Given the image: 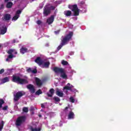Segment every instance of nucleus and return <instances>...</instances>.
<instances>
[{
  "mask_svg": "<svg viewBox=\"0 0 131 131\" xmlns=\"http://www.w3.org/2000/svg\"><path fill=\"white\" fill-rule=\"evenodd\" d=\"M72 36H73V32H70L69 34L66 35L64 37L62 38L60 45L57 47V51H60L63 46L67 45L72 39Z\"/></svg>",
  "mask_w": 131,
  "mask_h": 131,
  "instance_id": "f257e3e1",
  "label": "nucleus"
},
{
  "mask_svg": "<svg viewBox=\"0 0 131 131\" xmlns=\"http://www.w3.org/2000/svg\"><path fill=\"white\" fill-rule=\"evenodd\" d=\"M56 7L51 5V4H48L45 5L43 9V15L45 17H47L49 15L51 14L52 11L55 10Z\"/></svg>",
  "mask_w": 131,
  "mask_h": 131,
  "instance_id": "f03ea898",
  "label": "nucleus"
},
{
  "mask_svg": "<svg viewBox=\"0 0 131 131\" xmlns=\"http://www.w3.org/2000/svg\"><path fill=\"white\" fill-rule=\"evenodd\" d=\"M12 81L13 82H17L20 84H27L28 83V81L27 79L21 78L19 76L15 75L12 76Z\"/></svg>",
  "mask_w": 131,
  "mask_h": 131,
  "instance_id": "7ed1b4c3",
  "label": "nucleus"
},
{
  "mask_svg": "<svg viewBox=\"0 0 131 131\" xmlns=\"http://www.w3.org/2000/svg\"><path fill=\"white\" fill-rule=\"evenodd\" d=\"M53 70L55 73H61L60 76L62 78H63V79H66V78H67V75L65 73L64 69L56 67L53 69Z\"/></svg>",
  "mask_w": 131,
  "mask_h": 131,
  "instance_id": "20e7f679",
  "label": "nucleus"
},
{
  "mask_svg": "<svg viewBox=\"0 0 131 131\" xmlns=\"http://www.w3.org/2000/svg\"><path fill=\"white\" fill-rule=\"evenodd\" d=\"M26 120V117L25 116L18 117L15 121V125L16 126H21L25 122Z\"/></svg>",
  "mask_w": 131,
  "mask_h": 131,
  "instance_id": "39448f33",
  "label": "nucleus"
},
{
  "mask_svg": "<svg viewBox=\"0 0 131 131\" xmlns=\"http://www.w3.org/2000/svg\"><path fill=\"white\" fill-rule=\"evenodd\" d=\"M69 9L71 10L74 13V16H79V9L77 7V5H69Z\"/></svg>",
  "mask_w": 131,
  "mask_h": 131,
  "instance_id": "423d86ee",
  "label": "nucleus"
},
{
  "mask_svg": "<svg viewBox=\"0 0 131 131\" xmlns=\"http://www.w3.org/2000/svg\"><path fill=\"white\" fill-rule=\"evenodd\" d=\"M25 95V93H22V91L18 92L16 93L15 95H14V102H17L20 100L21 97H23V96Z\"/></svg>",
  "mask_w": 131,
  "mask_h": 131,
  "instance_id": "0eeeda50",
  "label": "nucleus"
},
{
  "mask_svg": "<svg viewBox=\"0 0 131 131\" xmlns=\"http://www.w3.org/2000/svg\"><path fill=\"white\" fill-rule=\"evenodd\" d=\"M27 89H28V90H29L31 94H34V93H35V88L34 87V85L31 84H29L27 85Z\"/></svg>",
  "mask_w": 131,
  "mask_h": 131,
  "instance_id": "6e6552de",
  "label": "nucleus"
},
{
  "mask_svg": "<svg viewBox=\"0 0 131 131\" xmlns=\"http://www.w3.org/2000/svg\"><path fill=\"white\" fill-rule=\"evenodd\" d=\"M21 13H22V11L20 10H18L16 11L15 16L12 18V20H14L15 21H16V20H17L19 17H20V14H21Z\"/></svg>",
  "mask_w": 131,
  "mask_h": 131,
  "instance_id": "1a4fd4ad",
  "label": "nucleus"
},
{
  "mask_svg": "<svg viewBox=\"0 0 131 131\" xmlns=\"http://www.w3.org/2000/svg\"><path fill=\"white\" fill-rule=\"evenodd\" d=\"M8 28L6 26H2L0 27V34L4 35L7 32Z\"/></svg>",
  "mask_w": 131,
  "mask_h": 131,
  "instance_id": "9d476101",
  "label": "nucleus"
},
{
  "mask_svg": "<svg viewBox=\"0 0 131 131\" xmlns=\"http://www.w3.org/2000/svg\"><path fill=\"white\" fill-rule=\"evenodd\" d=\"M50 65H51L50 61H42V64H41V67L42 68H49V67H50Z\"/></svg>",
  "mask_w": 131,
  "mask_h": 131,
  "instance_id": "9b49d317",
  "label": "nucleus"
},
{
  "mask_svg": "<svg viewBox=\"0 0 131 131\" xmlns=\"http://www.w3.org/2000/svg\"><path fill=\"white\" fill-rule=\"evenodd\" d=\"M55 18V16L51 15L50 17L47 19V23L49 24V25H51L53 22H54V19Z\"/></svg>",
  "mask_w": 131,
  "mask_h": 131,
  "instance_id": "f8f14e48",
  "label": "nucleus"
},
{
  "mask_svg": "<svg viewBox=\"0 0 131 131\" xmlns=\"http://www.w3.org/2000/svg\"><path fill=\"white\" fill-rule=\"evenodd\" d=\"M43 61H42V60L41 59V58H40V57H37L36 58V59L35 60V63H37V64H38V65H39V66H41Z\"/></svg>",
  "mask_w": 131,
  "mask_h": 131,
  "instance_id": "ddd939ff",
  "label": "nucleus"
},
{
  "mask_svg": "<svg viewBox=\"0 0 131 131\" xmlns=\"http://www.w3.org/2000/svg\"><path fill=\"white\" fill-rule=\"evenodd\" d=\"M35 82L37 86H41L42 85V82H41V80L37 78H35Z\"/></svg>",
  "mask_w": 131,
  "mask_h": 131,
  "instance_id": "4468645a",
  "label": "nucleus"
},
{
  "mask_svg": "<svg viewBox=\"0 0 131 131\" xmlns=\"http://www.w3.org/2000/svg\"><path fill=\"white\" fill-rule=\"evenodd\" d=\"M11 19V15L10 14H5L4 17L2 18L3 20H5V21H9Z\"/></svg>",
  "mask_w": 131,
  "mask_h": 131,
  "instance_id": "2eb2a0df",
  "label": "nucleus"
},
{
  "mask_svg": "<svg viewBox=\"0 0 131 131\" xmlns=\"http://www.w3.org/2000/svg\"><path fill=\"white\" fill-rule=\"evenodd\" d=\"M27 52H28V49H27V48H26L25 47H22L20 49V52L23 55H24V54H25V53H27Z\"/></svg>",
  "mask_w": 131,
  "mask_h": 131,
  "instance_id": "dca6fc26",
  "label": "nucleus"
},
{
  "mask_svg": "<svg viewBox=\"0 0 131 131\" xmlns=\"http://www.w3.org/2000/svg\"><path fill=\"white\" fill-rule=\"evenodd\" d=\"M27 72H28V73H30V72H32V73H34V74H35V73H37V70H36V69L32 70L31 68H29L27 70Z\"/></svg>",
  "mask_w": 131,
  "mask_h": 131,
  "instance_id": "f3484780",
  "label": "nucleus"
},
{
  "mask_svg": "<svg viewBox=\"0 0 131 131\" xmlns=\"http://www.w3.org/2000/svg\"><path fill=\"white\" fill-rule=\"evenodd\" d=\"M64 15L67 16V17H70V16L72 15V12H71L70 10H67L64 12Z\"/></svg>",
  "mask_w": 131,
  "mask_h": 131,
  "instance_id": "a211bd4d",
  "label": "nucleus"
},
{
  "mask_svg": "<svg viewBox=\"0 0 131 131\" xmlns=\"http://www.w3.org/2000/svg\"><path fill=\"white\" fill-rule=\"evenodd\" d=\"M49 92L51 94L49 93H47V94L48 97H53V95H54V93L55 92V90H54V89H51Z\"/></svg>",
  "mask_w": 131,
  "mask_h": 131,
  "instance_id": "6ab92c4d",
  "label": "nucleus"
},
{
  "mask_svg": "<svg viewBox=\"0 0 131 131\" xmlns=\"http://www.w3.org/2000/svg\"><path fill=\"white\" fill-rule=\"evenodd\" d=\"M74 118V113L73 112H70L68 115V119H73Z\"/></svg>",
  "mask_w": 131,
  "mask_h": 131,
  "instance_id": "aec40b11",
  "label": "nucleus"
},
{
  "mask_svg": "<svg viewBox=\"0 0 131 131\" xmlns=\"http://www.w3.org/2000/svg\"><path fill=\"white\" fill-rule=\"evenodd\" d=\"M57 96H58V97H63V93L60 92V90H59V89H56V93Z\"/></svg>",
  "mask_w": 131,
  "mask_h": 131,
  "instance_id": "412c9836",
  "label": "nucleus"
},
{
  "mask_svg": "<svg viewBox=\"0 0 131 131\" xmlns=\"http://www.w3.org/2000/svg\"><path fill=\"white\" fill-rule=\"evenodd\" d=\"M13 58H14V55L13 54H10L6 59V62H9V61H10V59H13Z\"/></svg>",
  "mask_w": 131,
  "mask_h": 131,
  "instance_id": "4be33fe9",
  "label": "nucleus"
},
{
  "mask_svg": "<svg viewBox=\"0 0 131 131\" xmlns=\"http://www.w3.org/2000/svg\"><path fill=\"white\" fill-rule=\"evenodd\" d=\"M2 83H5V82H8L9 81V78L6 77L2 79Z\"/></svg>",
  "mask_w": 131,
  "mask_h": 131,
  "instance_id": "5701e85b",
  "label": "nucleus"
},
{
  "mask_svg": "<svg viewBox=\"0 0 131 131\" xmlns=\"http://www.w3.org/2000/svg\"><path fill=\"white\" fill-rule=\"evenodd\" d=\"M13 6V3L12 2H8L7 4L6 7L8 8V9H10L12 8V6Z\"/></svg>",
  "mask_w": 131,
  "mask_h": 131,
  "instance_id": "b1692460",
  "label": "nucleus"
},
{
  "mask_svg": "<svg viewBox=\"0 0 131 131\" xmlns=\"http://www.w3.org/2000/svg\"><path fill=\"white\" fill-rule=\"evenodd\" d=\"M41 94H42V91L40 89H39L35 93V95H36L37 96H39V95H41Z\"/></svg>",
  "mask_w": 131,
  "mask_h": 131,
  "instance_id": "393cba45",
  "label": "nucleus"
},
{
  "mask_svg": "<svg viewBox=\"0 0 131 131\" xmlns=\"http://www.w3.org/2000/svg\"><path fill=\"white\" fill-rule=\"evenodd\" d=\"M61 64L62 65H63V66H67V65H68V62L66 60H62Z\"/></svg>",
  "mask_w": 131,
  "mask_h": 131,
  "instance_id": "a878e982",
  "label": "nucleus"
},
{
  "mask_svg": "<svg viewBox=\"0 0 131 131\" xmlns=\"http://www.w3.org/2000/svg\"><path fill=\"white\" fill-rule=\"evenodd\" d=\"M31 131H40V130H41V129L40 128H34L33 127H31Z\"/></svg>",
  "mask_w": 131,
  "mask_h": 131,
  "instance_id": "bb28decb",
  "label": "nucleus"
},
{
  "mask_svg": "<svg viewBox=\"0 0 131 131\" xmlns=\"http://www.w3.org/2000/svg\"><path fill=\"white\" fill-rule=\"evenodd\" d=\"M72 87L68 85H66L63 87V90H67L68 91H71Z\"/></svg>",
  "mask_w": 131,
  "mask_h": 131,
  "instance_id": "cd10ccee",
  "label": "nucleus"
},
{
  "mask_svg": "<svg viewBox=\"0 0 131 131\" xmlns=\"http://www.w3.org/2000/svg\"><path fill=\"white\" fill-rule=\"evenodd\" d=\"M4 104H5V101L3 99H0V109L3 107Z\"/></svg>",
  "mask_w": 131,
  "mask_h": 131,
  "instance_id": "c85d7f7f",
  "label": "nucleus"
},
{
  "mask_svg": "<svg viewBox=\"0 0 131 131\" xmlns=\"http://www.w3.org/2000/svg\"><path fill=\"white\" fill-rule=\"evenodd\" d=\"M3 128H4V121H2L1 124H0V131L3 130Z\"/></svg>",
  "mask_w": 131,
  "mask_h": 131,
  "instance_id": "c756f323",
  "label": "nucleus"
},
{
  "mask_svg": "<svg viewBox=\"0 0 131 131\" xmlns=\"http://www.w3.org/2000/svg\"><path fill=\"white\" fill-rule=\"evenodd\" d=\"M53 100L55 101V102H60V98L57 96H55L53 98Z\"/></svg>",
  "mask_w": 131,
  "mask_h": 131,
  "instance_id": "7c9ffc66",
  "label": "nucleus"
},
{
  "mask_svg": "<svg viewBox=\"0 0 131 131\" xmlns=\"http://www.w3.org/2000/svg\"><path fill=\"white\" fill-rule=\"evenodd\" d=\"M23 112L27 113L28 112V107H25L23 108Z\"/></svg>",
  "mask_w": 131,
  "mask_h": 131,
  "instance_id": "2f4dec72",
  "label": "nucleus"
},
{
  "mask_svg": "<svg viewBox=\"0 0 131 131\" xmlns=\"http://www.w3.org/2000/svg\"><path fill=\"white\" fill-rule=\"evenodd\" d=\"M13 52H14V50L13 49H10L7 52V53H8L9 55H12Z\"/></svg>",
  "mask_w": 131,
  "mask_h": 131,
  "instance_id": "473e14b6",
  "label": "nucleus"
},
{
  "mask_svg": "<svg viewBox=\"0 0 131 131\" xmlns=\"http://www.w3.org/2000/svg\"><path fill=\"white\" fill-rule=\"evenodd\" d=\"M8 105H6L2 108V110H3V111H6V110H8Z\"/></svg>",
  "mask_w": 131,
  "mask_h": 131,
  "instance_id": "72a5a7b5",
  "label": "nucleus"
},
{
  "mask_svg": "<svg viewBox=\"0 0 131 131\" xmlns=\"http://www.w3.org/2000/svg\"><path fill=\"white\" fill-rule=\"evenodd\" d=\"M70 100L72 103H74V102H75V100H74V98H73V97H70Z\"/></svg>",
  "mask_w": 131,
  "mask_h": 131,
  "instance_id": "f704fd0d",
  "label": "nucleus"
},
{
  "mask_svg": "<svg viewBox=\"0 0 131 131\" xmlns=\"http://www.w3.org/2000/svg\"><path fill=\"white\" fill-rule=\"evenodd\" d=\"M36 23L38 25H40V24H41V20H38L37 21H36Z\"/></svg>",
  "mask_w": 131,
  "mask_h": 131,
  "instance_id": "c9c22d12",
  "label": "nucleus"
},
{
  "mask_svg": "<svg viewBox=\"0 0 131 131\" xmlns=\"http://www.w3.org/2000/svg\"><path fill=\"white\" fill-rule=\"evenodd\" d=\"M5 72V70L2 69L0 70V74H3Z\"/></svg>",
  "mask_w": 131,
  "mask_h": 131,
  "instance_id": "e433bc0d",
  "label": "nucleus"
},
{
  "mask_svg": "<svg viewBox=\"0 0 131 131\" xmlns=\"http://www.w3.org/2000/svg\"><path fill=\"white\" fill-rule=\"evenodd\" d=\"M59 33H60V30H58L57 31H54V33L55 34H59Z\"/></svg>",
  "mask_w": 131,
  "mask_h": 131,
  "instance_id": "4c0bfd02",
  "label": "nucleus"
},
{
  "mask_svg": "<svg viewBox=\"0 0 131 131\" xmlns=\"http://www.w3.org/2000/svg\"><path fill=\"white\" fill-rule=\"evenodd\" d=\"M67 110H68V106L65 107V108L64 110V112H67Z\"/></svg>",
  "mask_w": 131,
  "mask_h": 131,
  "instance_id": "58836bf2",
  "label": "nucleus"
},
{
  "mask_svg": "<svg viewBox=\"0 0 131 131\" xmlns=\"http://www.w3.org/2000/svg\"><path fill=\"white\" fill-rule=\"evenodd\" d=\"M41 108H46L43 103L41 104Z\"/></svg>",
  "mask_w": 131,
  "mask_h": 131,
  "instance_id": "ea45409f",
  "label": "nucleus"
},
{
  "mask_svg": "<svg viewBox=\"0 0 131 131\" xmlns=\"http://www.w3.org/2000/svg\"><path fill=\"white\" fill-rule=\"evenodd\" d=\"M81 5L84 4V2H83V1L81 2Z\"/></svg>",
  "mask_w": 131,
  "mask_h": 131,
  "instance_id": "a19ab883",
  "label": "nucleus"
},
{
  "mask_svg": "<svg viewBox=\"0 0 131 131\" xmlns=\"http://www.w3.org/2000/svg\"><path fill=\"white\" fill-rule=\"evenodd\" d=\"M12 69H8V70H7V71H10V72H11V71H12Z\"/></svg>",
  "mask_w": 131,
  "mask_h": 131,
  "instance_id": "79ce46f5",
  "label": "nucleus"
},
{
  "mask_svg": "<svg viewBox=\"0 0 131 131\" xmlns=\"http://www.w3.org/2000/svg\"><path fill=\"white\" fill-rule=\"evenodd\" d=\"M38 116H39V117H42V116H41V115H40V114H39V115H38Z\"/></svg>",
  "mask_w": 131,
  "mask_h": 131,
  "instance_id": "37998d69",
  "label": "nucleus"
},
{
  "mask_svg": "<svg viewBox=\"0 0 131 131\" xmlns=\"http://www.w3.org/2000/svg\"><path fill=\"white\" fill-rule=\"evenodd\" d=\"M5 3H7V2H9V0H5Z\"/></svg>",
  "mask_w": 131,
  "mask_h": 131,
  "instance_id": "c03bdc74",
  "label": "nucleus"
},
{
  "mask_svg": "<svg viewBox=\"0 0 131 131\" xmlns=\"http://www.w3.org/2000/svg\"><path fill=\"white\" fill-rule=\"evenodd\" d=\"M15 42L16 41L15 40H13V43H15Z\"/></svg>",
  "mask_w": 131,
  "mask_h": 131,
  "instance_id": "a18cd8bd",
  "label": "nucleus"
},
{
  "mask_svg": "<svg viewBox=\"0 0 131 131\" xmlns=\"http://www.w3.org/2000/svg\"><path fill=\"white\" fill-rule=\"evenodd\" d=\"M68 85H70V83H68Z\"/></svg>",
  "mask_w": 131,
  "mask_h": 131,
  "instance_id": "49530a36",
  "label": "nucleus"
},
{
  "mask_svg": "<svg viewBox=\"0 0 131 131\" xmlns=\"http://www.w3.org/2000/svg\"><path fill=\"white\" fill-rule=\"evenodd\" d=\"M34 1H35V0H32V2H34Z\"/></svg>",
  "mask_w": 131,
  "mask_h": 131,
  "instance_id": "de8ad7c7",
  "label": "nucleus"
},
{
  "mask_svg": "<svg viewBox=\"0 0 131 131\" xmlns=\"http://www.w3.org/2000/svg\"><path fill=\"white\" fill-rule=\"evenodd\" d=\"M15 55L17 54V52H15Z\"/></svg>",
  "mask_w": 131,
  "mask_h": 131,
  "instance_id": "09e8293b",
  "label": "nucleus"
},
{
  "mask_svg": "<svg viewBox=\"0 0 131 131\" xmlns=\"http://www.w3.org/2000/svg\"><path fill=\"white\" fill-rule=\"evenodd\" d=\"M2 47V46L0 45V48Z\"/></svg>",
  "mask_w": 131,
  "mask_h": 131,
  "instance_id": "8fccbe9b",
  "label": "nucleus"
}]
</instances>
